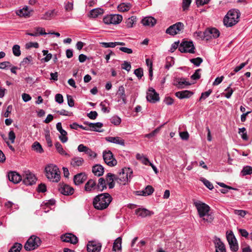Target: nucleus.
<instances>
[{
    "mask_svg": "<svg viewBox=\"0 0 252 252\" xmlns=\"http://www.w3.org/2000/svg\"><path fill=\"white\" fill-rule=\"evenodd\" d=\"M104 13V10L100 8H94L90 11L89 17L90 18H95L98 16L102 15Z\"/></svg>",
    "mask_w": 252,
    "mask_h": 252,
    "instance_id": "a878e982",
    "label": "nucleus"
},
{
    "mask_svg": "<svg viewBox=\"0 0 252 252\" xmlns=\"http://www.w3.org/2000/svg\"><path fill=\"white\" fill-rule=\"evenodd\" d=\"M117 94L120 99H122L123 103L126 104V97L125 94V88L123 86L119 87Z\"/></svg>",
    "mask_w": 252,
    "mask_h": 252,
    "instance_id": "bb28decb",
    "label": "nucleus"
},
{
    "mask_svg": "<svg viewBox=\"0 0 252 252\" xmlns=\"http://www.w3.org/2000/svg\"><path fill=\"white\" fill-rule=\"evenodd\" d=\"M111 201L112 197L109 193H101L94 198L93 204L95 209L102 210L108 207Z\"/></svg>",
    "mask_w": 252,
    "mask_h": 252,
    "instance_id": "f03ea898",
    "label": "nucleus"
},
{
    "mask_svg": "<svg viewBox=\"0 0 252 252\" xmlns=\"http://www.w3.org/2000/svg\"><path fill=\"white\" fill-rule=\"evenodd\" d=\"M84 163V159L80 157H74L70 160L71 166L75 168H77L79 166H82Z\"/></svg>",
    "mask_w": 252,
    "mask_h": 252,
    "instance_id": "6ab92c4d",
    "label": "nucleus"
},
{
    "mask_svg": "<svg viewBox=\"0 0 252 252\" xmlns=\"http://www.w3.org/2000/svg\"><path fill=\"white\" fill-rule=\"evenodd\" d=\"M122 249V238L121 237H118L117 238L114 243L113 246V251L114 252H117L119 251H121Z\"/></svg>",
    "mask_w": 252,
    "mask_h": 252,
    "instance_id": "473e14b6",
    "label": "nucleus"
},
{
    "mask_svg": "<svg viewBox=\"0 0 252 252\" xmlns=\"http://www.w3.org/2000/svg\"><path fill=\"white\" fill-rule=\"evenodd\" d=\"M23 178V183L27 186L33 185L36 181L34 175L29 171L25 172Z\"/></svg>",
    "mask_w": 252,
    "mask_h": 252,
    "instance_id": "ddd939ff",
    "label": "nucleus"
},
{
    "mask_svg": "<svg viewBox=\"0 0 252 252\" xmlns=\"http://www.w3.org/2000/svg\"><path fill=\"white\" fill-rule=\"evenodd\" d=\"M194 205L197 210L199 217L202 219V220L204 222L211 223L214 217L210 213V207L200 201L195 202Z\"/></svg>",
    "mask_w": 252,
    "mask_h": 252,
    "instance_id": "f257e3e1",
    "label": "nucleus"
},
{
    "mask_svg": "<svg viewBox=\"0 0 252 252\" xmlns=\"http://www.w3.org/2000/svg\"><path fill=\"white\" fill-rule=\"evenodd\" d=\"M97 188L100 190H103L104 189H106V182L103 178H100L98 179Z\"/></svg>",
    "mask_w": 252,
    "mask_h": 252,
    "instance_id": "79ce46f5",
    "label": "nucleus"
},
{
    "mask_svg": "<svg viewBox=\"0 0 252 252\" xmlns=\"http://www.w3.org/2000/svg\"><path fill=\"white\" fill-rule=\"evenodd\" d=\"M134 74L138 78H141L143 75V69L141 68L135 69L134 70Z\"/></svg>",
    "mask_w": 252,
    "mask_h": 252,
    "instance_id": "774afa93",
    "label": "nucleus"
},
{
    "mask_svg": "<svg viewBox=\"0 0 252 252\" xmlns=\"http://www.w3.org/2000/svg\"><path fill=\"white\" fill-rule=\"evenodd\" d=\"M26 47L27 49H30L32 47L38 48L39 47V44L37 42H29L26 44Z\"/></svg>",
    "mask_w": 252,
    "mask_h": 252,
    "instance_id": "0e129e2a",
    "label": "nucleus"
},
{
    "mask_svg": "<svg viewBox=\"0 0 252 252\" xmlns=\"http://www.w3.org/2000/svg\"><path fill=\"white\" fill-rule=\"evenodd\" d=\"M242 175L246 176L247 175H251L252 174V167L250 166H246L243 167L242 171Z\"/></svg>",
    "mask_w": 252,
    "mask_h": 252,
    "instance_id": "37998d69",
    "label": "nucleus"
},
{
    "mask_svg": "<svg viewBox=\"0 0 252 252\" xmlns=\"http://www.w3.org/2000/svg\"><path fill=\"white\" fill-rule=\"evenodd\" d=\"M9 180L14 184H18L22 181L21 176L15 171H10L7 175Z\"/></svg>",
    "mask_w": 252,
    "mask_h": 252,
    "instance_id": "f3484780",
    "label": "nucleus"
},
{
    "mask_svg": "<svg viewBox=\"0 0 252 252\" xmlns=\"http://www.w3.org/2000/svg\"><path fill=\"white\" fill-rule=\"evenodd\" d=\"M32 57L29 56L25 58L21 63L22 65H25L31 63L32 62Z\"/></svg>",
    "mask_w": 252,
    "mask_h": 252,
    "instance_id": "603ef678",
    "label": "nucleus"
},
{
    "mask_svg": "<svg viewBox=\"0 0 252 252\" xmlns=\"http://www.w3.org/2000/svg\"><path fill=\"white\" fill-rule=\"evenodd\" d=\"M144 26L153 27L156 23V20L152 17H146L143 18L141 21Z\"/></svg>",
    "mask_w": 252,
    "mask_h": 252,
    "instance_id": "393cba45",
    "label": "nucleus"
},
{
    "mask_svg": "<svg viewBox=\"0 0 252 252\" xmlns=\"http://www.w3.org/2000/svg\"><path fill=\"white\" fill-rule=\"evenodd\" d=\"M131 7L130 3H122L118 6V9L121 12H126L129 10Z\"/></svg>",
    "mask_w": 252,
    "mask_h": 252,
    "instance_id": "f704fd0d",
    "label": "nucleus"
},
{
    "mask_svg": "<svg viewBox=\"0 0 252 252\" xmlns=\"http://www.w3.org/2000/svg\"><path fill=\"white\" fill-rule=\"evenodd\" d=\"M87 175L84 173H80L74 176L73 181L76 185H79L82 184L86 179Z\"/></svg>",
    "mask_w": 252,
    "mask_h": 252,
    "instance_id": "aec40b11",
    "label": "nucleus"
},
{
    "mask_svg": "<svg viewBox=\"0 0 252 252\" xmlns=\"http://www.w3.org/2000/svg\"><path fill=\"white\" fill-rule=\"evenodd\" d=\"M59 190L61 193L65 195L72 194L74 192L73 188L67 185H63L60 188Z\"/></svg>",
    "mask_w": 252,
    "mask_h": 252,
    "instance_id": "412c9836",
    "label": "nucleus"
},
{
    "mask_svg": "<svg viewBox=\"0 0 252 252\" xmlns=\"http://www.w3.org/2000/svg\"><path fill=\"white\" fill-rule=\"evenodd\" d=\"M192 94L193 93L191 92L185 90L176 92L175 95L177 97L180 99H183L189 97L192 95Z\"/></svg>",
    "mask_w": 252,
    "mask_h": 252,
    "instance_id": "c85d7f7f",
    "label": "nucleus"
},
{
    "mask_svg": "<svg viewBox=\"0 0 252 252\" xmlns=\"http://www.w3.org/2000/svg\"><path fill=\"white\" fill-rule=\"evenodd\" d=\"M114 180H117V178H116V176L112 174L111 173H109L106 175V180L107 183L111 182V181L113 182Z\"/></svg>",
    "mask_w": 252,
    "mask_h": 252,
    "instance_id": "13d9d810",
    "label": "nucleus"
},
{
    "mask_svg": "<svg viewBox=\"0 0 252 252\" xmlns=\"http://www.w3.org/2000/svg\"><path fill=\"white\" fill-rule=\"evenodd\" d=\"M241 13L239 10H230L223 19L224 25L227 27H231L239 21Z\"/></svg>",
    "mask_w": 252,
    "mask_h": 252,
    "instance_id": "7ed1b4c3",
    "label": "nucleus"
},
{
    "mask_svg": "<svg viewBox=\"0 0 252 252\" xmlns=\"http://www.w3.org/2000/svg\"><path fill=\"white\" fill-rule=\"evenodd\" d=\"M88 125L90 127L91 129L93 131L101 132L102 130H100V128L102 127L103 124L101 123L97 122L95 123H88Z\"/></svg>",
    "mask_w": 252,
    "mask_h": 252,
    "instance_id": "2f4dec72",
    "label": "nucleus"
},
{
    "mask_svg": "<svg viewBox=\"0 0 252 252\" xmlns=\"http://www.w3.org/2000/svg\"><path fill=\"white\" fill-rule=\"evenodd\" d=\"M154 191V188L151 186H148L144 190L141 191V195L147 196L151 195Z\"/></svg>",
    "mask_w": 252,
    "mask_h": 252,
    "instance_id": "4c0bfd02",
    "label": "nucleus"
},
{
    "mask_svg": "<svg viewBox=\"0 0 252 252\" xmlns=\"http://www.w3.org/2000/svg\"><path fill=\"white\" fill-rule=\"evenodd\" d=\"M231 86V84L229 85V86L225 89L224 91L225 93L223 94V95L226 97L227 98H230L234 92V90L230 88Z\"/></svg>",
    "mask_w": 252,
    "mask_h": 252,
    "instance_id": "a19ab883",
    "label": "nucleus"
},
{
    "mask_svg": "<svg viewBox=\"0 0 252 252\" xmlns=\"http://www.w3.org/2000/svg\"><path fill=\"white\" fill-rule=\"evenodd\" d=\"M61 239L63 242L70 243L72 244H76L78 241L77 237L70 233H67L62 235Z\"/></svg>",
    "mask_w": 252,
    "mask_h": 252,
    "instance_id": "4468645a",
    "label": "nucleus"
},
{
    "mask_svg": "<svg viewBox=\"0 0 252 252\" xmlns=\"http://www.w3.org/2000/svg\"><path fill=\"white\" fill-rule=\"evenodd\" d=\"M12 52L15 56L19 57L21 55L20 46L18 45H14L12 47Z\"/></svg>",
    "mask_w": 252,
    "mask_h": 252,
    "instance_id": "8fccbe9b",
    "label": "nucleus"
},
{
    "mask_svg": "<svg viewBox=\"0 0 252 252\" xmlns=\"http://www.w3.org/2000/svg\"><path fill=\"white\" fill-rule=\"evenodd\" d=\"M220 34L219 31L216 28H208L204 32L203 38L205 39L206 40H208L212 37L214 38L218 37Z\"/></svg>",
    "mask_w": 252,
    "mask_h": 252,
    "instance_id": "9b49d317",
    "label": "nucleus"
},
{
    "mask_svg": "<svg viewBox=\"0 0 252 252\" xmlns=\"http://www.w3.org/2000/svg\"><path fill=\"white\" fill-rule=\"evenodd\" d=\"M212 92V91L211 90H209L208 91H206L205 92L202 93L201 94V96L200 97L199 100H201V99H206L207 97H208L210 95V94H211Z\"/></svg>",
    "mask_w": 252,
    "mask_h": 252,
    "instance_id": "338daca9",
    "label": "nucleus"
},
{
    "mask_svg": "<svg viewBox=\"0 0 252 252\" xmlns=\"http://www.w3.org/2000/svg\"><path fill=\"white\" fill-rule=\"evenodd\" d=\"M136 22V17L135 16H131L128 18L126 21V26L128 28H132L134 24Z\"/></svg>",
    "mask_w": 252,
    "mask_h": 252,
    "instance_id": "58836bf2",
    "label": "nucleus"
},
{
    "mask_svg": "<svg viewBox=\"0 0 252 252\" xmlns=\"http://www.w3.org/2000/svg\"><path fill=\"white\" fill-rule=\"evenodd\" d=\"M92 171L95 176L99 177L103 175L104 168L101 165L96 164L93 166Z\"/></svg>",
    "mask_w": 252,
    "mask_h": 252,
    "instance_id": "c756f323",
    "label": "nucleus"
},
{
    "mask_svg": "<svg viewBox=\"0 0 252 252\" xmlns=\"http://www.w3.org/2000/svg\"><path fill=\"white\" fill-rule=\"evenodd\" d=\"M32 149L39 153H42L43 152V149L41 144L38 142H35L33 143L32 145Z\"/></svg>",
    "mask_w": 252,
    "mask_h": 252,
    "instance_id": "e433bc0d",
    "label": "nucleus"
},
{
    "mask_svg": "<svg viewBox=\"0 0 252 252\" xmlns=\"http://www.w3.org/2000/svg\"><path fill=\"white\" fill-rule=\"evenodd\" d=\"M132 171L129 168L123 169L117 178V181L120 184L125 185L131 177Z\"/></svg>",
    "mask_w": 252,
    "mask_h": 252,
    "instance_id": "423d86ee",
    "label": "nucleus"
},
{
    "mask_svg": "<svg viewBox=\"0 0 252 252\" xmlns=\"http://www.w3.org/2000/svg\"><path fill=\"white\" fill-rule=\"evenodd\" d=\"M110 122L115 126H118L121 123V119L118 116H113L110 120Z\"/></svg>",
    "mask_w": 252,
    "mask_h": 252,
    "instance_id": "49530a36",
    "label": "nucleus"
},
{
    "mask_svg": "<svg viewBox=\"0 0 252 252\" xmlns=\"http://www.w3.org/2000/svg\"><path fill=\"white\" fill-rule=\"evenodd\" d=\"M184 25L181 22H177L176 24L170 26L166 30V32L170 35H174L184 29Z\"/></svg>",
    "mask_w": 252,
    "mask_h": 252,
    "instance_id": "9d476101",
    "label": "nucleus"
},
{
    "mask_svg": "<svg viewBox=\"0 0 252 252\" xmlns=\"http://www.w3.org/2000/svg\"><path fill=\"white\" fill-rule=\"evenodd\" d=\"M174 64L173 58L172 57H168L166 58V63L165 64V68L169 69Z\"/></svg>",
    "mask_w": 252,
    "mask_h": 252,
    "instance_id": "5fc2aeb1",
    "label": "nucleus"
},
{
    "mask_svg": "<svg viewBox=\"0 0 252 252\" xmlns=\"http://www.w3.org/2000/svg\"><path fill=\"white\" fill-rule=\"evenodd\" d=\"M35 31L37 32L38 35H46L48 33L45 32V30L44 28L41 27H35L34 28Z\"/></svg>",
    "mask_w": 252,
    "mask_h": 252,
    "instance_id": "4d7b16f0",
    "label": "nucleus"
},
{
    "mask_svg": "<svg viewBox=\"0 0 252 252\" xmlns=\"http://www.w3.org/2000/svg\"><path fill=\"white\" fill-rule=\"evenodd\" d=\"M100 44L104 48H114L116 46L115 42H100Z\"/></svg>",
    "mask_w": 252,
    "mask_h": 252,
    "instance_id": "6e6d98bb",
    "label": "nucleus"
},
{
    "mask_svg": "<svg viewBox=\"0 0 252 252\" xmlns=\"http://www.w3.org/2000/svg\"><path fill=\"white\" fill-rule=\"evenodd\" d=\"M123 19V17L119 14L109 15L105 16L103 18V22L105 24H118L120 23Z\"/></svg>",
    "mask_w": 252,
    "mask_h": 252,
    "instance_id": "6e6552de",
    "label": "nucleus"
},
{
    "mask_svg": "<svg viewBox=\"0 0 252 252\" xmlns=\"http://www.w3.org/2000/svg\"><path fill=\"white\" fill-rule=\"evenodd\" d=\"M22 248V245L21 244L16 243L10 249L9 252H20Z\"/></svg>",
    "mask_w": 252,
    "mask_h": 252,
    "instance_id": "c03bdc74",
    "label": "nucleus"
},
{
    "mask_svg": "<svg viewBox=\"0 0 252 252\" xmlns=\"http://www.w3.org/2000/svg\"><path fill=\"white\" fill-rule=\"evenodd\" d=\"M216 252H226L225 246L220 239L216 240Z\"/></svg>",
    "mask_w": 252,
    "mask_h": 252,
    "instance_id": "7c9ffc66",
    "label": "nucleus"
},
{
    "mask_svg": "<svg viewBox=\"0 0 252 252\" xmlns=\"http://www.w3.org/2000/svg\"><path fill=\"white\" fill-rule=\"evenodd\" d=\"M61 135L59 136L60 140L63 142V143H65L68 140V138L66 136L67 135V132L63 129V130H61V132H60Z\"/></svg>",
    "mask_w": 252,
    "mask_h": 252,
    "instance_id": "a18cd8bd",
    "label": "nucleus"
},
{
    "mask_svg": "<svg viewBox=\"0 0 252 252\" xmlns=\"http://www.w3.org/2000/svg\"><path fill=\"white\" fill-rule=\"evenodd\" d=\"M96 188V183L93 180H89L85 185V190L87 192H90Z\"/></svg>",
    "mask_w": 252,
    "mask_h": 252,
    "instance_id": "cd10ccee",
    "label": "nucleus"
},
{
    "mask_svg": "<svg viewBox=\"0 0 252 252\" xmlns=\"http://www.w3.org/2000/svg\"><path fill=\"white\" fill-rule=\"evenodd\" d=\"M55 146L57 151L60 154H61L62 155H64V156L69 157V155L68 154H67L63 150L62 145L59 142H56L55 144Z\"/></svg>",
    "mask_w": 252,
    "mask_h": 252,
    "instance_id": "c9c22d12",
    "label": "nucleus"
},
{
    "mask_svg": "<svg viewBox=\"0 0 252 252\" xmlns=\"http://www.w3.org/2000/svg\"><path fill=\"white\" fill-rule=\"evenodd\" d=\"M32 10H30L28 6H25L22 9L18 10L16 11V14L20 17H23L25 18L29 17L30 16L31 12Z\"/></svg>",
    "mask_w": 252,
    "mask_h": 252,
    "instance_id": "b1692460",
    "label": "nucleus"
},
{
    "mask_svg": "<svg viewBox=\"0 0 252 252\" xmlns=\"http://www.w3.org/2000/svg\"><path fill=\"white\" fill-rule=\"evenodd\" d=\"M195 47L192 41H183L179 46V50L182 53H194Z\"/></svg>",
    "mask_w": 252,
    "mask_h": 252,
    "instance_id": "0eeeda50",
    "label": "nucleus"
},
{
    "mask_svg": "<svg viewBox=\"0 0 252 252\" xmlns=\"http://www.w3.org/2000/svg\"><path fill=\"white\" fill-rule=\"evenodd\" d=\"M135 214L141 218H145L154 214V213L147 209L139 208L135 211Z\"/></svg>",
    "mask_w": 252,
    "mask_h": 252,
    "instance_id": "a211bd4d",
    "label": "nucleus"
},
{
    "mask_svg": "<svg viewBox=\"0 0 252 252\" xmlns=\"http://www.w3.org/2000/svg\"><path fill=\"white\" fill-rule=\"evenodd\" d=\"M57 15L55 10H49L45 13L41 17V19L44 20H49Z\"/></svg>",
    "mask_w": 252,
    "mask_h": 252,
    "instance_id": "72a5a7b5",
    "label": "nucleus"
},
{
    "mask_svg": "<svg viewBox=\"0 0 252 252\" xmlns=\"http://www.w3.org/2000/svg\"><path fill=\"white\" fill-rule=\"evenodd\" d=\"M201 71V69H197L194 73L191 76V78L193 80H197L200 78V72Z\"/></svg>",
    "mask_w": 252,
    "mask_h": 252,
    "instance_id": "e2e57ef3",
    "label": "nucleus"
},
{
    "mask_svg": "<svg viewBox=\"0 0 252 252\" xmlns=\"http://www.w3.org/2000/svg\"><path fill=\"white\" fill-rule=\"evenodd\" d=\"M106 140L111 143L120 145L124 146L125 145V140L120 137H108Z\"/></svg>",
    "mask_w": 252,
    "mask_h": 252,
    "instance_id": "4be33fe9",
    "label": "nucleus"
},
{
    "mask_svg": "<svg viewBox=\"0 0 252 252\" xmlns=\"http://www.w3.org/2000/svg\"><path fill=\"white\" fill-rule=\"evenodd\" d=\"M200 181H202L204 185L209 189L212 190L214 188L213 184L206 179L201 178Z\"/></svg>",
    "mask_w": 252,
    "mask_h": 252,
    "instance_id": "3c124183",
    "label": "nucleus"
},
{
    "mask_svg": "<svg viewBox=\"0 0 252 252\" xmlns=\"http://www.w3.org/2000/svg\"><path fill=\"white\" fill-rule=\"evenodd\" d=\"M190 62L193 63L195 65L198 66L203 62V60L200 57H197L196 58L190 59Z\"/></svg>",
    "mask_w": 252,
    "mask_h": 252,
    "instance_id": "864d4df0",
    "label": "nucleus"
},
{
    "mask_svg": "<svg viewBox=\"0 0 252 252\" xmlns=\"http://www.w3.org/2000/svg\"><path fill=\"white\" fill-rule=\"evenodd\" d=\"M101 248L100 243L94 241L89 242L87 246L88 252H100Z\"/></svg>",
    "mask_w": 252,
    "mask_h": 252,
    "instance_id": "dca6fc26",
    "label": "nucleus"
},
{
    "mask_svg": "<svg viewBox=\"0 0 252 252\" xmlns=\"http://www.w3.org/2000/svg\"><path fill=\"white\" fill-rule=\"evenodd\" d=\"M238 133L241 135V137L243 140H248V137L246 132V129L245 127L240 128L239 129Z\"/></svg>",
    "mask_w": 252,
    "mask_h": 252,
    "instance_id": "09e8293b",
    "label": "nucleus"
},
{
    "mask_svg": "<svg viewBox=\"0 0 252 252\" xmlns=\"http://www.w3.org/2000/svg\"><path fill=\"white\" fill-rule=\"evenodd\" d=\"M45 137L46 143L48 146V147H51L52 146V141L51 140L50 131L49 130H46L45 132Z\"/></svg>",
    "mask_w": 252,
    "mask_h": 252,
    "instance_id": "de8ad7c7",
    "label": "nucleus"
},
{
    "mask_svg": "<svg viewBox=\"0 0 252 252\" xmlns=\"http://www.w3.org/2000/svg\"><path fill=\"white\" fill-rule=\"evenodd\" d=\"M146 97L148 101L152 103H155L159 99L158 94L153 88L149 90Z\"/></svg>",
    "mask_w": 252,
    "mask_h": 252,
    "instance_id": "2eb2a0df",
    "label": "nucleus"
},
{
    "mask_svg": "<svg viewBox=\"0 0 252 252\" xmlns=\"http://www.w3.org/2000/svg\"><path fill=\"white\" fill-rule=\"evenodd\" d=\"M174 85L179 89H182L185 86L190 85V83L187 81L185 78H181L176 79Z\"/></svg>",
    "mask_w": 252,
    "mask_h": 252,
    "instance_id": "5701e85b",
    "label": "nucleus"
},
{
    "mask_svg": "<svg viewBox=\"0 0 252 252\" xmlns=\"http://www.w3.org/2000/svg\"><path fill=\"white\" fill-rule=\"evenodd\" d=\"M64 8L66 11H70L73 9V0H66L64 2Z\"/></svg>",
    "mask_w": 252,
    "mask_h": 252,
    "instance_id": "ea45409f",
    "label": "nucleus"
},
{
    "mask_svg": "<svg viewBox=\"0 0 252 252\" xmlns=\"http://www.w3.org/2000/svg\"><path fill=\"white\" fill-rule=\"evenodd\" d=\"M226 238L230 246V249L234 252L238 250L237 240L232 231L226 232Z\"/></svg>",
    "mask_w": 252,
    "mask_h": 252,
    "instance_id": "1a4fd4ad",
    "label": "nucleus"
},
{
    "mask_svg": "<svg viewBox=\"0 0 252 252\" xmlns=\"http://www.w3.org/2000/svg\"><path fill=\"white\" fill-rule=\"evenodd\" d=\"M41 244L40 238L34 235L32 236L26 242L24 248L27 251H32L36 249Z\"/></svg>",
    "mask_w": 252,
    "mask_h": 252,
    "instance_id": "39448f33",
    "label": "nucleus"
},
{
    "mask_svg": "<svg viewBox=\"0 0 252 252\" xmlns=\"http://www.w3.org/2000/svg\"><path fill=\"white\" fill-rule=\"evenodd\" d=\"M131 67L130 63L126 61H125L124 63L122 64V68L127 71L130 70Z\"/></svg>",
    "mask_w": 252,
    "mask_h": 252,
    "instance_id": "bf43d9fd",
    "label": "nucleus"
},
{
    "mask_svg": "<svg viewBox=\"0 0 252 252\" xmlns=\"http://www.w3.org/2000/svg\"><path fill=\"white\" fill-rule=\"evenodd\" d=\"M234 213L235 215L243 218L247 214V212L246 211L242 210H234Z\"/></svg>",
    "mask_w": 252,
    "mask_h": 252,
    "instance_id": "052dcab7",
    "label": "nucleus"
},
{
    "mask_svg": "<svg viewBox=\"0 0 252 252\" xmlns=\"http://www.w3.org/2000/svg\"><path fill=\"white\" fill-rule=\"evenodd\" d=\"M16 138L15 134L13 130H10L8 133V139L10 140L11 143L15 142Z\"/></svg>",
    "mask_w": 252,
    "mask_h": 252,
    "instance_id": "680f3d73",
    "label": "nucleus"
},
{
    "mask_svg": "<svg viewBox=\"0 0 252 252\" xmlns=\"http://www.w3.org/2000/svg\"><path fill=\"white\" fill-rule=\"evenodd\" d=\"M45 171L46 176L49 180L56 183L60 181V171L56 165L53 164H49L45 167Z\"/></svg>",
    "mask_w": 252,
    "mask_h": 252,
    "instance_id": "20e7f679",
    "label": "nucleus"
},
{
    "mask_svg": "<svg viewBox=\"0 0 252 252\" xmlns=\"http://www.w3.org/2000/svg\"><path fill=\"white\" fill-rule=\"evenodd\" d=\"M103 158L105 162L109 166H113L117 164V160L113 158L110 151L103 152Z\"/></svg>",
    "mask_w": 252,
    "mask_h": 252,
    "instance_id": "f8f14e48",
    "label": "nucleus"
},
{
    "mask_svg": "<svg viewBox=\"0 0 252 252\" xmlns=\"http://www.w3.org/2000/svg\"><path fill=\"white\" fill-rule=\"evenodd\" d=\"M85 154H87L91 158H94L96 156V154L89 148H88Z\"/></svg>",
    "mask_w": 252,
    "mask_h": 252,
    "instance_id": "69168bd1",
    "label": "nucleus"
}]
</instances>
